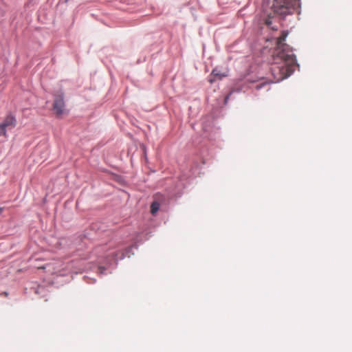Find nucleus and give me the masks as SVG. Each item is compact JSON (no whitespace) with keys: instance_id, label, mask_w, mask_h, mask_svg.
Listing matches in <instances>:
<instances>
[{"instance_id":"4","label":"nucleus","mask_w":352,"mask_h":352,"mask_svg":"<svg viewBox=\"0 0 352 352\" xmlns=\"http://www.w3.org/2000/svg\"><path fill=\"white\" fill-rule=\"evenodd\" d=\"M6 130L14 128L16 126V119L15 116L9 113L3 119V122L0 123Z\"/></svg>"},{"instance_id":"9","label":"nucleus","mask_w":352,"mask_h":352,"mask_svg":"<svg viewBox=\"0 0 352 352\" xmlns=\"http://www.w3.org/2000/svg\"><path fill=\"white\" fill-rule=\"evenodd\" d=\"M265 84V83H262V84H261L260 85H256V88L257 89H258L261 88V87H262Z\"/></svg>"},{"instance_id":"7","label":"nucleus","mask_w":352,"mask_h":352,"mask_svg":"<svg viewBox=\"0 0 352 352\" xmlns=\"http://www.w3.org/2000/svg\"><path fill=\"white\" fill-rule=\"evenodd\" d=\"M1 135L6 138L7 137V130L1 124H0V136H1Z\"/></svg>"},{"instance_id":"8","label":"nucleus","mask_w":352,"mask_h":352,"mask_svg":"<svg viewBox=\"0 0 352 352\" xmlns=\"http://www.w3.org/2000/svg\"><path fill=\"white\" fill-rule=\"evenodd\" d=\"M271 18H272L271 14H269V15H268V18H267V19H265V24H266L267 26H270V25L272 24Z\"/></svg>"},{"instance_id":"1","label":"nucleus","mask_w":352,"mask_h":352,"mask_svg":"<svg viewBox=\"0 0 352 352\" xmlns=\"http://www.w3.org/2000/svg\"><path fill=\"white\" fill-rule=\"evenodd\" d=\"M287 32H282L276 41V49L272 58L271 73L273 79L272 82H278L289 76L294 72L296 58L289 46L284 43Z\"/></svg>"},{"instance_id":"3","label":"nucleus","mask_w":352,"mask_h":352,"mask_svg":"<svg viewBox=\"0 0 352 352\" xmlns=\"http://www.w3.org/2000/svg\"><path fill=\"white\" fill-rule=\"evenodd\" d=\"M65 104L63 94H56L54 96L53 110L57 116L63 115L65 111Z\"/></svg>"},{"instance_id":"2","label":"nucleus","mask_w":352,"mask_h":352,"mask_svg":"<svg viewBox=\"0 0 352 352\" xmlns=\"http://www.w3.org/2000/svg\"><path fill=\"white\" fill-rule=\"evenodd\" d=\"M300 7V3L296 0H274L272 10L274 15L285 17L298 11Z\"/></svg>"},{"instance_id":"6","label":"nucleus","mask_w":352,"mask_h":352,"mask_svg":"<svg viewBox=\"0 0 352 352\" xmlns=\"http://www.w3.org/2000/svg\"><path fill=\"white\" fill-rule=\"evenodd\" d=\"M160 204L158 201H154L151 206V212L152 214H155L160 208Z\"/></svg>"},{"instance_id":"5","label":"nucleus","mask_w":352,"mask_h":352,"mask_svg":"<svg viewBox=\"0 0 352 352\" xmlns=\"http://www.w3.org/2000/svg\"><path fill=\"white\" fill-rule=\"evenodd\" d=\"M227 76V74L225 73H221L217 69H214L212 71L210 74V77L208 80L210 83H213L217 80H221L223 77Z\"/></svg>"}]
</instances>
